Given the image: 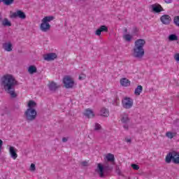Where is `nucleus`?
Segmentation results:
<instances>
[{"instance_id":"2f4dec72","label":"nucleus","mask_w":179,"mask_h":179,"mask_svg":"<svg viewBox=\"0 0 179 179\" xmlns=\"http://www.w3.org/2000/svg\"><path fill=\"white\" fill-rule=\"evenodd\" d=\"M172 162L175 164H179V157H173Z\"/></svg>"},{"instance_id":"f8f14e48","label":"nucleus","mask_w":179,"mask_h":179,"mask_svg":"<svg viewBox=\"0 0 179 179\" xmlns=\"http://www.w3.org/2000/svg\"><path fill=\"white\" fill-rule=\"evenodd\" d=\"M160 20L163 24H169L171 22V17L169 15H164L161 16Z\"/></svg>"},{"instance_id":"4468645a","label":"nucleus","mask_w":179,"mask_h":179,"mask_svg":"<svg viewBox=\"0 0 179 179\" xmlns=\"http://www.w3.org/2000/svg\"><path fill=\"white\" fill-rule=\"evenodd\" d=\"M104 31L107 33L108 31V27L106 25H102L95 31L96 36H101V32Z\"/></svg>"},{"instance_id":"79ce46f5","label":"nucleus","mask_w":179,"mask_h":179,"mask_svg":"<svg viewBox=\"0 0 179 179\" xmlns=\"http://www.w3.org/2000/svg\"><path fill=\"white\" fill-rule=\"evenodd\" d=\"M173 2V0H165L166 3H171Z\"/></svg>"},{"instance_id":"1a4fd4ad","label":"nucleus","mask_w":179,"mask_h":179,"mask_svg":"<svg viewBox=\"0 0 179 179\" xmlns=\"http://www.w3.org/2000/svg\"><path fill=\"white\" fill-rule=\"evenodd\" d=\"M129 121H130V119L129 117H128V115H124L122 117V119H121V122H122V124H124L123 125V127L124 128V129H126L127 131H128L129 128V126H128V124H129Z\"/></svg>"},{"instance_id":"393cba45","label":"nucleus","mask_w":179,"mask_h":179,"mask_svg":"<svg viewBox=\"0 0 179 179\" xmlns=\"http://www.w3.org/2000/svg\"><path fill=\"white\" fill-rule=\"evenodd\" d=\"M36 106H37V103L33 100H30L28 103V108H34Z\"/></svg>"},{"instance_id":"72a5a7b5","label":"nucleus","mask_w":179,"mask_h":179,"mask_svg":"<svg viewBox=\"0 0 179 179\" xmlns=\"http://www.w3.org/2000/svg\"><path fill=\"white\" fill-rule=\"evenodd\" d=\"M165 162L166 163H171L173 162V157H166Z\"/></svg>"},{"instance_id":"49530a36","label":"nucleus","mask_w":179,"mask_h":179,"mask_svg":"<svg viewBox=\"0 0 179 179\" xmlns=\"http://www.w3.org/2000/svg\"><path fill=\"white\" fill-rule=\"evenodd\" d=\"M0 153H1V148H0Z\"/></svg>"},{"instance_id":"b1692460","label":"nucleus","mask_w":179,"mask_h":179,"mask_svg":"<svg viewBox=\"0 0 179 179\" xmlns=\"http://www.w3.org/2000/svg\"><path fill=\"white\" fill-rule=\"evenodd\" d=\"M169 41H177V40H178V36H177V35L176 34H171L169 36Z\"/></svg>"},{"instance_id":"c9c22d12","label":"nucleus","mask_w":179,"mask_h":179,"mask_svg":"<svg viewBox=\"0 0 179 179\" xmlns=\"http://www.w3.org/2000/svg\"><path fill=\"white\" fill-rule=\"evenodd\" d=\"M131 166L134 170H138L139 169V166L135 164H132Z\"/></svg>"},{"instance_id":"7ed1b4c3","label":"nucleus","mask_w":179,"mask_h":179,"mask_svg":"<svg viewBox=\"0 0 179 179\" xmlns=\"http://www.w3.org/2000/svg\"><path fill=\"white\" fill-rule=\"evenodd\" d=\"M55 19L54 16H46L44 17L41 20V24L40 25V30L43 31V33H47L51 29V24L49 22H52Z\"/></svg>"},{"instance_id":"39448f33","label":"nucleus","mask_w":179,"mask_h":179,"mask_svg":"<svg viewBox=\"0 0 179 179\" xmlns=\"http://www.w3.org/2000/svg\"><path fill=\"white\" fill-rule=\"evenodd\" d=\"M63 83L66 89H72L75 85V81L69 76H66L64 78Z\"/></svg>"},{"instance_id":"473e14b6","label":"nucleus","mask_w":179,"mask_h":179,"mask_svg":"<svg viewBox=\"0 0 179 179\" xmlns=\"http://www.w3.org/2000/svg\"><path fill=\"white\" fill-rule=\"evenodd\" d=\"M81 166H83V167H87V166H89V162L88 161H83L82 162H80Z\"/></svg>"},{"instance_id":"f03ea898","label":"nucleus","mask_w":179,"mask_h":179,"mask_svg":"<svg viewBox=\"0 0 179 179\" xmlns=\"http://www.w3.org/2000/svg\"><path fill=\"white\" fill-rule=\"evenodd\" d=\"M145 44L146 41L145 39H138L134 42V46L131 50L132 57L136 59H142L145 57Z\"/></svg>"},{"instance_id":"e433bc0d","label":"nucleus","mask_w":179,"mask_h":179,"mask_svg":"<svg viewBox=\"0 0 179 179\" xmlns=\"http://www.w3.org/2000/svg\"><path fill=\"white\" fill-rule=\"evenodd\" d=\"M104 157H114V155H113L111 153H108L104 155Z\"/></svg>"},{"instance_id":"423d86ee","label":"nucleus","mask_w":179,"mask_h":179,"mask_svg":"<svg viewBox=\"0 0 179 179\" xmlns=\"http://www.w3.org/2000/svg\"><path fill=\"white\" fill-rule=\"evenodd\" d=\"M124 108L129 109L134 106V100L130 97H125L122 102Z\"/></svg>"},{"instance_id":"c85d7f7f","label":"nucleus","mask_w":179,"mask_h":179,"mask_svg":"<svg viewBox=\"0 0 179 179\" xmlns=\"http://www.w3.org/2000/svg\"><path fill=\"white\" fill-rule=\"evenodd\" d=\"M173 23L174 24H176V26H178V27H179V16L174 17Z\"/></svg>"},{"instance_id":"7c9ffc66","label":"nucleus","mask_w":179,"mask_h":179,"mask_svg":"<svg viewBox=\"0 0 179 179\" xmlns=\"http://www.w3.org/2000/svg\"><path fill=\"white\" fill-rule=\"evenodd\" d=\"M101 129V125L99 123L95 124L94 131H100Z\"/></svg>"},{"instance_id":"aec40b11","label":"nucleus","mask_w":179,"mask_h":179,"mask_svg":"<svg viewBox=\"0 0 179 179\" xmlns=\"http://www.w3.org/2000/svg\"><path fill=\"white\" fill-rule=\"evenodd\" d=\"M1 24L4 27H10V26H12V22H10V20L8 18H4L1 21Z\"/></svg>"},{"instance_id":"ddd939ff","label":"nucleus","mask_w":179,"mask_h":179,"mask_svg":"<svg viewBox=\"0 0 179 179\" xmlns=\"http://www.w3.org/2000/svg\"><path fill=\"white\" fill-rule=\"evenodd\" d=\"M57 57L58 56L55 53L51 52L45 55L44 56V59L45 61H54V59H57Z\"/></svg>"},{"instance_id":"cd10ccee","label":"nucleus","mask_w":179,"mask_h":179,"mask_svg":"<svg viewBox=\"0 0 179 179\" xmlns=\"http://www.w3.org/2000/svg\"><path fill=\"white\" fill-rule=\"evenodd\" d=\"M123 38H124L126 41H131V40H132V36L129 34H127L124 35Z\"/></svg>"},{"instance_id":"f3484780","label":"nucleus","mask_w":179,"mask_h":179,"mask_svg":"<svg viewBox=\"0 0 179 179\" xmlns=\"http://www.w3.org/2000/svg\"><path fill=\"white\" fill-rule=\"evenodd\" d=\"M84 115L87 117V118H94V113H93V110L90 109L85 110V112L84 113Z\"/></svg>"},{"instance_id":"0eeeda50","label":"nucleus","mask_w":179,"mask_h":179,"mask_svg":"<svg viewBox=\"0 0 179 179\" xmlns=\"http://www.w3.org/2000/svg\"><path fill=\"white\" fill-rule=\"evenodd\" d=\"M105 170H106V168H104V165H103V164L101 163L97 164L96 172L97 173V174H99V177H101V178L106 177V176L104 175Z\"/></svg>"},{"instance_id":"a211bd4d","label":"nucleus","mask_w":179,"mask_h":179,"mask_svg":"<svg viewBox=\"0 0 179 179\" xmlns=\"http://www.w3.org/2000/svg\"><path fill=\"white\" fill-rule=\"evenodd\" d=\"M16 152H17V150H16L15 147L10 146L9 152L11 157H17V153H16Z\"/></svg>"},{"instance_id":"2eb2a0df","label":"nucleus","mask_w":179,"mask_h":179,"mask_svg":"<svg viewBox=\"0 0 179 179\" xmlns=\"http://www.w3.org/2000/svg\"><path fill=\"white\" fill-rule=\"evenodd\" d=\"M3 50H5V51H7L8 52H10V51H12L13 50L12 43L8 42V43H3Z\"/></svg>"},{"instance_id":"c03bdc74","label":"nucleus","mask_w":179,"mask_h":179,"mask_svg":"<svg viewBox=\"0 0 179 179\" xmlns=\"http://www.w3.org/2000/svg\"><path fill=\"white\" fill-rule=\"evenodd\" d=\"M124 33H127L128 32V29L127 28H125L124 30Z\"/></svg>"},{"instance_id":"9b49d317","label":"nucleus","mask_w":179,"mask_h":179,"mask_svg":"<svg viewBox=\"0 0 179 179\" xmlns=\"http://www.w3.org/2000/svg\"><path fill=\"white\" fill-rule=\"evenodd\" d=\"M48 86L49 90H50V92H57V90H58V89H59V87H61V86L58 85V84H57L54 81L50 82L48 85Z\"/></svg>"},{"instance_id":"6ab92c4d","label":"nucleus","mask_w":179,"mask_h":179,"mask_svg":"<svg viewBox=\"0 0 179 179\" xmlns=\"http://www.w3.org/2000/svg\"><path fill=\"white\" fill-rule=\"evenodd\" d=\"M100 114L102 117H107L108 115H110V111H108V109L106 108H102L101 109Z\"/></svg>"},{"instance_id":"412c9836","label":"nucleus","mask_w":179,"mask_h":179,"mask_svg":"<svg viewBox=\"0 0 179 179\" xmlns=\"http://www.w3.org/2000/svg\"><path fill=\"white\" fill-rule=\"evenodd\" d=\"M28 72L30 75L37 73V67L34 65L29 66L28 68Z\"/></svg>"},{"instance_id":"a878e982","label":"nucleus","mask_w":179,"mask_h":179,"mask_svg":"<svg viewBox=\"0 0 179 179\" xmlns=\"http://www.w3.org/2000/svg\"><path fill=\"white\" fill-rule=\"evenodd\" d=\"M14 1L15 0H2V2L4 3V5L9 6V5H12V3H13Z\"/></svg>"},{"instance_id":"9d476101","label":"nucleus","mask_w":179,"mask_h":179,"mask_svg":"<svg viewBox=\"0 0 179 179\" xmlns=\"http://www.w3.org/2000/svg\"><path fill=\"white\" fill-rule=\"evenodd\" d=\"M151 7L152 9V12H154L155 13H160V12H163L164 10L163 7H162L160 4H152Z\"/></svg>"},{"instance_id":"37998d69","label":"nucleus","mask_w":179,"mask_h":179,"mask_svg":"<svg viewBox=\"0 0 179 179\" xmlns=\"http://www.w3.org/2000/svg\"><path fill=\"white\" fill-rule=\"evenodd\" d=\"M2 145H3V141H2V140L0 139V149L1 148H2Z\"/></svg>"},{"instance_id":"6e6552de","label":"nucleus","mask_w":179,"mask_h":179,"mask_svg":"<svg viewBox=\"0 0 179 179\" xmlns=\"http://www.w3.org/2000/svg\"><path fill=\"white\" fill-rule=\"evenodd\" d=\"M11 17L16 19V17H19L20 19L24 20L26 19V14L24 12L18 10L15 13H13L11 15Z\"/></svg>"},{"instance_id":"4be33fe9","label":"nucleus","mask_w":179,"mask_h":179,"mask_svg":"<svg viewBox=\"0 0 179 179\" xmlns=\"http://www.w3.org/2000/svg\"><path fill=\"white\" fill-rule=\"evenodd\" d=\"M142 90H143V87H142V85L137 86V87L134 91V94H136V96H141V93H142Z\"/></svg>"},{"instance_id":"4c0bfd02","label":"nucleus","mask_w":179,"mask_h":179,"mask_svg":"<svg viewBox=\"0 0 179 179\" xmlns=\"http://www.w3.org/2000/svg\"><path fill=\"white\" fill-rule=\"evenodd\" d=\"M85 78H86V76L83 74L82 76H79L78 79H79V80H83V79H85Z\"/></svg>"},{"instance_id":"f257e3e1","label":"nucleus","mask_w":179,"mask_h":179,"mask_svg":"<svg viewBox=\"0 0 179 179\" xmlns=\"http://www.w3.org/2000/svg\"><path fill=\"white\" fill-rule=\"evenodd\" d=\"M0 85L5 92L10 95L11 99H16L17 94H16L15 87L19 86V82L12 74H6L1 78Z\"/></svg>"},{"instance_id":"a18cd8bd","label":"nucleus","mask_w":179,"mask_h":179,"mask_svg":"<svg viewBox=\"0 0 179 179\" xmlns=\"http://www.w3.org/2000/svg\"><path fill=\"white\" fill-rule=\"evenodd\" d=\"M134 31H138V28H134Z\"/></svg>"},{"instance_id":"58836bf2","label":"nucleus","mask_w":179,"mask_h":179,"mask_svg":"<svg viewBox=\"0 0 179 179\" xmlns=\"http://www.w3.org/2000/svg\"><path fill=\"white\" fill-rule=\"evenodd\" d=\"M175 59L176 61H179V53H177L176 55H175Z\"/></svg>"},{"instance_id":"c756f323","label":"nucleus","mask_w":179,"mask_h":179,"mask_svg":"<svg viewBox=\"0 0 179 179\" xmlns=\"http://www.w3.org/2000/svg\"><path fill=\"white\" fill-rule=\"evenodd\" d=\"M166 136H167V138H169V139H173V138H174V134L171 131H168L166 134Z\"/></svg>"},{"instance_id":"bb28decb","label":"nucleus","mask_w":179,"mask_h":179,"mask_svg":"<svg viewBox=\"0 0 179 179\" xmlns=\"http://www.w3.org/2000/svg\"><path fill=\"white\" fill-rule=\"evenodd\" d=\"M115 159L114 157H106V162L111 163V164H115Z\"/></svg>"},{"instance_id":"ea45409f","label":"nucleus","mask_w":179,"mask_h":179,"mask_svg":"<svg viewBox=\"0 0 179 179\" xmlns=\"http://www.w3.org/2000/svg\"><path fill=\"white\" fill-rule=\"evenodd\" d=\"M125 141L127 142V143H131V142H132V140H131V138H125Z\"/></svg>"},{"instance_id":"f704fd0d","label":"nucleus","mask_w":179,"mask_h":179,"mask_svg":"<svg viewBox=\"0 0 179 179\" xmlns=\"http://www.w3.org/2000/svg\"><path fill=\"white\" fill-rule=\"evenodd\" d=\"M30 171H36V165L34 164H31Z\"/></svg>"},{"instance_id":"dca6fc26","label":"nucleus","mask_w":179,"mask_h":179,"mask_svg":"<svg viewBox=\"0 0 179 179\" xmlns=\"http://www.w3.org/2000/svg\"><path fill=\"white\" fill-rule=\"evenodd\" d=\"M120 85L124 87H128L131 85V81L127 78H123L120 80Z\"/></svg>"},{"instance_id":"20e7f679","label":"nucleus","mask_w":179,"mask_h":179,"mask_svg":"<svg viewBox=\"0 0 179 179\" xmlns=\"http://www.w3.org/2000/svg\"><path fill=\"white\" fill-rule=\"evenodd\" d=\"M24 115L27 122H31L37 118V111L34 108H27L24 112Z\"/></svg>"},{"instance_id":"5701e85b","label":"nucleus","mask_w":179,"mask_h":179,"mask_svg":"<svg viewBox=\"0 0 179 179\" xmlns=\"http://www.w3.org/2000/svg\"><path fill=\"white\" fill-rule=\"evenodd\" d=\"M166 157H179V152H177L176 151L171 152L167 154Z\"/></svg>"},{"instance_id":"a19ab883","label":"nucleus","mask_w":179,"mask_h":179,"mask_svg":"<svg viewBox=\"0 0 179 179\" xmlns=\"http://www.w3.org/2000/svg\"><path fill=\"white\" fill-rule=\"evenodd\" d=\"M62 142L65 143V142H68V138H66V137H64L62 139Z\"/></svg>"}]
</instances>
